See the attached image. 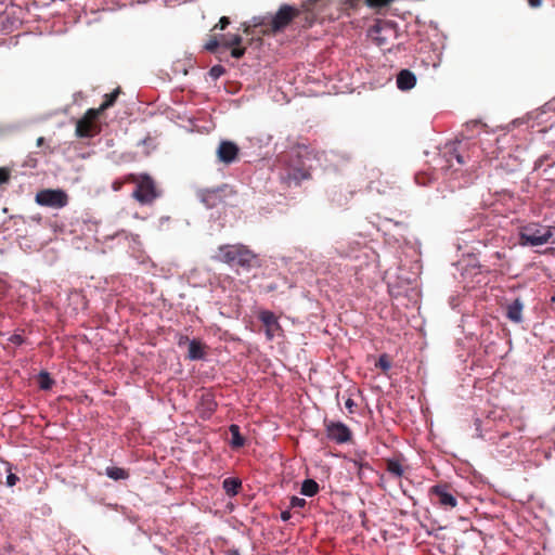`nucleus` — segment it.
<instances>
[{
    "label": "nucleus",
    "mask_w": 555,
    "mask_h": 555,
    "mask_svg": "<svg viewBox=\"0 0 555 555\" xmlns=\"http://www.w3.org/2000/svg\"><path fill=\"white\" fill-rule=\"evenodd\" d=\"M36 203L51 208H63L68 204V195L61 189H44L36 194Z\"/></svg>",
    "instance_id": "obj_6"
},
{
    "label": "nucleus",
    "mask_w": 555,
    "mask_h": 555,
    "mask_svg": "<svg viewBox=\"0 0 555 555\" xmlns=\"http://www.w3.org/2000/svg\"><path fill=\"white\" fill-rule=\"evenodd\" d=\"M11 341L17 345H21L23 343V338L20 335H13L11 337Z\"/></svg>",
    "instance_id": "obj_39"
},
{
    "label": "nucleus",
    "mask_w": 555,
    "mask_h": 555,
    "mask_svg": "<svg viewBox=\"0 0 555 555\" xmlns=\"http://www.w3.org/2000/svg\"><path fill=\"white\" fill-rule=\"evenodd\" d=\"M230 24V20L227 16H222L219 22L215 25L214 29H220L223 30L228 27Z\"/></svg>",
    "instance_id": "obj_34"
},
{
    "label": "nucleus",
    "mask_w": 555,
    "mask_h": 555,
    "mask_svg": "<svg viewBox=\"0 0 555 555\" xmlns=\"http://www.w3.org/2000/svg\"><path fill=\"white\" fill-rule=\"evenodd\" d=\"M105 474L113 480H124L129 478V472L127 469L116 466L106 467Z\"/></svg>",
    "instance_id": "obj_21"
},
{
    "label": "nucleus",
    "mask_w": 555,
    "mask_h": 555,
    "mask_svg": "<svg viewBox=\"0 0 555 555\" xmlns=\"http://www.w3.org/2000/svg\"><path fill=\"white\" fill-rule=\"evenodd\" d=\"M119 93H120V88H116L113 92L105 94L103 103L100 105V107H98L95 109L100 114H102L105 109L112 107L115 104Z\"/></svg>",
    "instance_id": "obj_20"
},
{
    "label": "nucleus",
    "mask_w": 555,
    "mask_h": 555,
    "mask_svg": "<svg viewBox=\"0 0 555 555\" xmlns=\"http://www.w3.org/2000/svg\"><path fill=\"white\" fill-rule=\"evenodd\" d=\"M311 178V173L305 166H289L281 176L282 181L288 186H298L304 180Z\"/></svg>",
    "instance_id": "obj_10"
},
{
    "label": "nucleus",
    "mask_w": 555,
    "mask_h": 555,
    "mask_svg": "<svg viewBox=\"0 0 555 555\" xmlns=\"http://www.w3.org/2000/svg\"><path fill=\"white\" fill-rule=\"evenodd\" d=\"M17 481H18V477L15 474H9L7 476V485L9 487L15 486Z\"/></svg>",
    "instance_id": "obj_36"
},
{
    "label": "nucleus",
    "mask_w": 555,
    "mask_h": 555,
    "mask_svg": "<svg viewBox=\"0 0 555 555\" xmlns=\"http://www.w3.org/2000/svg\"><path fill=\"white\" fill-rule=\"evenodd\" d=\"M455 158H456V160H457V163H459V164H461V165L465 164V160H464V158H463V156H462V155L456 154V155H455Z\"/></svg>",
    "instance_id": "obj_42"
},
{
    "label": "nucleus",
    "mask_w": 555,
    "mask_h": 555,
    "mask_svg": "<svg viewBox=\"0 0 555 555\" xmlns=\"http://www.w3.org/2000/svg\"><path fill=\"white\" fill-rule=\"evenodd\" d=\"M416 83L415 75L409 69H402L397 76V86L400 90L412 89Z\"/></svg>",
    "instance_id": "obj_15"
},
{
    "label": "nucleus",
    "mask_w": 555,
    "mask_h": 555,
    "mask_svg": "<svg viewBox=\"0 0 555 555\" xmlns=\"http://www.w3.org/2000/svg\"><path fill=\"white\" fill-rule=\"evenodd\" d=\"M222 42H220V40L218 39V37L216 35H212L209 37L208 41L205 43L204 48L205 50H207L208 52H216V50L218 49V47L221 44Z\"/></svg>",
    "instance_id": "obj_29"
},
{
    "label": "nucleus",
    "mask_w": 555,
    "mask_h": 555,
    "mask_svg": "<svg viewBox=\"0 0 555 555\" xmlns=\"http://www.w3.org/2000/svg\"><path fill=\"white\" fill-rule=\"evenodd\" d=\"M375 366L380 369L384 373L388 372L391 367L390 357L387 353L380 354Z\"/></svg>",
    "instance_id": "obj_27"
},
{
    "label": "nucleus",
    "mask_w": 555,
    "mask_h": 555,
    "mask_svg": "<svg viewBox=\"0 0 555 555\" xmlns=\"http://www.w3.org/2000/svg\"><path fill=\"white\" fill-rule=\"evenodd\" d=\"M222 46L225 48H232L235 46H241L243 38L237 34H230L227 36H222Z\"/></svg>",
    "instance_id": "obj_25"
},
{
    "label": "nucleus",
    "mask_w": 555,
    "mask_h": 555,
    "mask_svg": "<svg viewBox=\"0 0 555 555\" xmlns=\"http://www.w3.org/2000/svg\"><path fill=\"white\" fill-rule=\"evenodd\" d=\"M393 0H347L346 4L348 8L357 9L361 4H366L367 7L372 9H378L383 7H387L390 4Z\"/></svg>",
    "instance_id": "obj_16"
},
{
    "label": "nucleus",
    "mask_w": 555,
    "mask_h": 555,
    "mask_svg": "<svg viewBox=\"0 0 555 555\" xmlns=\"http://www.w3.org/2000/svg\"><path fill=\"white\" fill-rule=\"evenodd\" d=\"M100 113L95 108H89L76 124V135L78 138H92L101 132L98 122Z\"/></svg>",
    "instance_id": "obj_5"
},
{
    "label": "nucleus",
    "mask_w": 555,
    "mask_h": 555,
    "mask_svg": "<svg viewBox=\"0 0 555 555\" xmlns=\"http://www.w3.org/2000/svg\"><path fill=\"white\" fill-rule=\"evenodd\" d=\"M225 73V69L223 66L221 65H215L210 68L209 70V75L214 78V79H218L219 77H221L223 74Z\"/></svg>",
    "instance_id": "obj_30"
},
{
    "label": "nucleus",
    "mask_w": 555,
    "mask_h": 555,
    "mask_svg": "<svg viewBox=\"0 0 555 555\" xmlns=\"http://www.w3.org/2000/svg\"><path fill=\"white\" fill-rule=\"evenodd\" d=\"M291 517H292V515H291L289 511H283L281 513V518L283 521H287Z\"/></svg>",
    "instance_id": "obj_40"
},
{
    "label": "nucleus",
    "mask_w": 555,
    "mask_h": 555,
    "mask_svg": "<svg viewBox=\"0 0 555 555\" xmlns=\"http://www.w3.org/2000/svg\"><path fill=\"white\" fill-rule=\"evenodd\" d=\"M309 14H310L309 12H305V18H306V21H308V15H309Z\"/></svg>",
    "instance_id": "obj_45"
},
{
    "label": "nucleus",
    "mask_w": 555,
    "mask_h": 555,
    "mask_svg": "<svg viewBox=\"0 0 555 555\" xmlns=\"http://www.w3.org/2000/svg\"><path fill=\"white\" fill-rule=\"evenodd\" d=\"M43 142H44V138L43 137H40V138L37 139V145L38 146H41L43 144Z\"/></svg>",
    "instance_id": "obj_44"
},
{
    "label": "nucleus",
    "mask_w": 555,
    "mask_h": 555,
    "mask_svg": "<svg viewBox=\"0 0 555 555\" xmlns=\"http://www.w3.org/2000/svg\"><path fill=\"white\" fill-rule=\"evenodd\" d=\"M231 434L230 444L233 449H240L245 444V438L241 435V428L236 424H232L229 427Z\"/></svg>",
    "instance_id": "obj_18"
},
{
    "label": "nucleus",
    "mask_w": 555,
    "mask_h": 555,
    "mask_svg": "<svg viewBox=\"0 0 555 555\" xmlns=\"http://www.w3.org/2000/svg\"><path fill=\"white\" fill-rule=\"evenodd\" d=\"M349 197L347 194H344L341 190L334 192L332 196V202L337 206L341 207L348 204Z\"/></svg>",
    "instance_id": "obj_28"
},
{
    "label": "nucleus",
    "mask_w": 555,
    "mask_h": 555,
    "mask_svg": "<svg viewBox=\"0 0 555 555\" xmlns=\"http://www.w3.org/2000/svg\"><path fill=\"white\" fill-rule=\"evenodd\" d=\"M430 493L438 499V504L444 508H454L457 505L455 496L449 492L447 485H436L430 488Z\"/></svg>",
    "instance_id": "obj_11"
},
{
    "label": "nucleus",
    "mask_w": 555,
    "mask_h": 555,
    "mask_svg": "<svg viewBox=\"0 0 555 555\" xmlns=\"http://www.w3.org/2000/svg\"><path fill=\"white\" fill-rule=\"evenodd\" d=\"M387 472L393 475L395 477H402L404 474V470L402 468V465L398 460L389 459L386 461Z\"/></svg>",
    "instance_id": "obj_23"
},
{
    "label": "nucleus",
    "mask_w": 555,
    "mask_h": 555,
    "mask_svg": "<svg viewBox=\"0 0 555 555\" xmlns=\"http://www.w3.org/2000/svg\"><path fill=\"white\" fill-rule=\"evenodd\" d=\"M126 181L135 184L131 196L141 205H151L160 196V191L157 189L154 179L147 173L139 176L130 173L126 176Z\"/></svg>",
    "instance_id": "obj_2"
},
{
    "label": "nucleus",
    "mask_w": 555,
    "mask_h": 555,
    "mask_svg": "<svg viewBox=\"0 0 555 555\" xmlns=\"http://www.w3.org/2000/svg\"><path fill=\"white\" fill-rule=\"evenodd\" d=\"M356 405L354 401L351 399V398H348L346 401H345V406L349 410L350 413L353 412V406Z\"/></svg>",
    "instance_id": "obj_38"
},
{
    "label": "nucleus",
    "mask_w": 555,
    "mask_h": 555,
    "mask_svg": "<svg viewBox=\"0 0 555 555\" xmlns=\"http://www.w3.org/2000/svg\"><path fill=\"white\" fill-rule=\"evenodd\" d=\"M289 505L292 508H302L306 505V500L298 496H292Z\"/></svg>",
    "instance_id": "obj_32"
},
{
    "label": "nucleus",
    "mask_w": 555,
    "mask_h": 555,
    "mask_svg": "<svg viewBox=\"0 0 555 555\" xmlns=\"http://www.w3.org/2000/svg\"><path fill=\"white\" fill-rule=\"evenodd\" d=\"M551 243L555 244V238H553V240L551 241Z\"/></svg>",
    "instance_id": "obj_46"
},
{
    "label": "nucleus",
    "mask_w": 555,
    "mask_h": 555,
    "mask_svg": "<svg viewBox=\"0 0 555 555\" xmlns=\"http://www.w3.org/2000/svg\"><path fill=\"white\" fill-rule=\"evenodd\" d=\"M238 146L232 141H221L217 150L219 160L224 164L235 162L238 157Z\"/></svg>",
    "instance_id": "obj_13"
},
{
    "label": "nucleus",
    "mask_w": 555,
    "mask_h": 555,
    "mask_svg": "<svg viewBox=\"0 0 555 555\" xmlns=\"http://www.w3.org/2000/svg\"><path fill=\"white\" fill-rule=\"evenodd\" d=\"M367 37L383 51H391L398 29L393 22L379 20L369 29Z\"/></svg>",
    "instance_id": "obj_3"
},
{
    "label": "nucleus",
    "mask_w": 555,
    "mask_h": 555,
    "mask_svg": "<svg viewBox=\"0 0 555 555\" xmlns=\"http://www.w3.org/2000/svg\"><path fill=\"white\" fill-rule=\"evenodd\" d=\"M326 437L338 444L347 443L352 438L350 428L341 422L324 421Z\"/></svg>",
    "instance_id": "obj_8"
},
{
    "label": "nucleus",
    "mask_w": 555,
    "mask_h": 555,
    "mask_svg": "<svg viewBox=\"0 0 555 555\" xmlns=\"http://www.w3.org/2000/svg\"><path fill=\"white\" fill-rule=\"evenodd\" d=\"M38 384H39L40 389L50 390L52 388V386L54 385V380L48 372L42 371L38 375Z\"/></svg>",
    "instance_id": "obj_24"
},
{
    "label": "nucleus",
    "mask_w": 555,
    "mask_h": 555,
    "mask_svg": "<svg viewBox=\"0 0 555 555\" xmlns=\"http://www.w3.org/2000/svg\"><path fill=\"white\" fill-rule=\"evenodd\" d=\"M190 338L186 335H179L177 344L179 347H182L184 345H190Z\"/></svg>",
    "instance_id": "obj_37"
},
{
    "label": "nucleus",
    "mask_w": 555,
    "mask_h": 555,
    "mask_svg": "<svg viewBox=\"0 0 555 555\" xmlns=\"http://www.w3.org/2000/svg\"><path fill=\"white\" fill-rule=\"evenodd\" d=\"M320 490L318 482L313 479H306L301 485L300 492L306 496H313Z\"/></svg>",
    "instance_id": "obj_22"
},
{
    "label": "nucleus",
    "mask_w": 555,
    "mask_h": 555,
    "mask_svg": "<svg viewBox=\"0 0 555 555\" xmlns=\"http://www.w3.org/2000/svg\"><path fill=\"white\" fill-rule=\"evenodd\" d=\"M198 409H199L202 417L209 418L217 409V402L215 401L212 395H210V393L203 395L201 398Z\"/></svg>",
    "instance_id": "obj_14"
},
{
    "label": "nucleus",
    "mask_w": 555,
    "mask_h": 555,
    "mask_svg": "<svg viewBox=\"0 0 555 555\" xmlns=\"http://www.w3.org/2000/svg\"><path fill=\"white\" fill-rule=\"evenodd\" d=\"M245 51H246V48L241 47V46H235V47H232L231 55L234 59H241L245 54Z\"/></svg>",
    "instance_id": "obj_33"
},
{
    "label": "nucleus",
    "mask_w": 555,
    "mask_h": 555,
    "mask_svg": "<svg viewBox=\"0 0 555 555\" xmlns=\"http://www.w3.org/2000/svg\"><path fill=\"white\" fill-rule=\"evenodd\" d=\"M235 191L228 184L214 189H204L197 192V197L207 208H215L225 204L228 197L233 196Z\"/></svg>",
    "instance_id": "obj_4"
},
{
    "label": "nucleus",
    "mask_w": 555,
    "mask_h": 555,
    "mask_svg": "<svg viewBox=\"0 0 555 555\" xmlns=\"http://www.w3.org/2000/svg\"><path fill=\"white\" fill-rule=\"evenodd\" d=\"M227 555H240L238 551L237 550H229L227 552Z\"/></svg>",
    "instance_id": "obj_43"
},
{
    "label": "nucleus",
    "mask_w": 555,
    "mask_h": 555,
    "mask_svg": "<svg viewBox=\"0 0 555 555\" xmlns=\"http://www.w3.org/2000/svg\"><path fill=\"white\" fill-rule=\"evenodd\" d=\"M11 170L7 167H0V185L10 181Z\"/></svg>",
    "instance_id": "obj_31"
},
{
    "label": "nucleus",
    "mask_w": 555,
    "mask_h": 555,
    "mask_svg": "<svg viewBox=\"0 0 555 555\" xmlns=\"http://www.w3.org/2000/svg\"><path fill=\"white\" fill-rule=\"evenodd\" d=\"M528 3L532 8H539L541 5V3H542V0H528Z\"/></svg>",
    "instance_id": "obj_41"
},
{
    "label": "nucleus",
    "mask_w": 555,
    "mask_h": 555,
    "mask_svg": "<svg viewBox=\"0 0 555 555\" xmlns=\"http://www.w3.org/2000/svg\"><path fill=\"white\" fill-rule=\"evenodd\" d=\"M222 487L229 496H234L242 488V481L238 478L229 477L223 480Z\"/></svg>",
    "instance_id": "obj_19"
},
{
    "label": "nucleus",
    "mask_w": 555,
    "mask_h": 555,
    "mask_svg": "<svg viewBox=\"0 0 555 555\" xmlns=\"http://www.w3.org/2000/svg\"><path fill=\"white\" fill-rule=\"evenodd\" d=\"M259 320L266 327V336L269 340H272L275 335L282 331L281 325L275 314L269 310L259 312Z\"/></svg>",
    "instance_id": "obj_12"
},
{
    "label": "nucleus",
    "mask_w": 555,
    "mask_h": 555,
    "mask_svg": "<svg viewBox=\"0 0 555 555\" xmlns=\"http://www.w3.org/2000/svg\"><path fill=\"white\" fill-rule=\"evenodd\" d=\"M300 14H301V10H299L295 7H292L288 4L281 5L279 11L276 12V14L272 18L271 29L274 33L284 29L286 26L289 25V23L294 18L300 16Z\"/></svg>",
    "instance_id": "obj_9"
},
{
    "label": "nucleus",
    "mask_w": 555,
    "mask_h": 555,
    "mask_svg": "<svg viewBox=\"0 0 555 555\" xmlns=\"http://www.w3.org/2000/svg\"><path fill=\"white\" fill-rule=\"evenodd\" d=\"M125 183H128V182L126 181V177L124 178V180H115V181L112 183V189H113L114 191L118 192V191H120V190H121V188H122V185H124Z\"/></svg>",
    "instance_id": "obj_35"
},
{
    "label": "nucleus",
    "mask_w": 555,
    "mask_h": 555,
    "mask_svg": "<svg viewBox=\"0 0 555 555\" xmlns=\"http://www.w3.org/2000/svg\"><path fill=\"white\" fill-rule=\"evenodd\" d=\"M212 259L230 267H240L245 271L260 267L258 256L243 244L220 245Z\"/></svg>",
    "instance_id": "obj_1"
},
{
    "label": "nucleus",
    "mask_w": 555,
    "mask_h": 555,
    "mask_svg": "<svg viewBox=\"0 0 555 555\" xmlns=\"http://www.w3.org/2000/svg\"><path fill=\"white\" fill-rule=\"evenodd\" d=\"M555 236V228L548 227H526L522 231V246H539L551 241Z\"/></svg>",
    "instance_id": "obj_7"
},
{
    "label": "nucleus",
    "mask_w": 555,
    "mask_h": 555,
    "mask_svg": "<svg viewBox=\"0 0 555 555\" xmlns=\"http://www.w3.org/2000/svg\"><path fill=\"white\" fill-rule=\"evenodd\" d=\"M507 315L513 321H520V299L516 298L508 307Z\"/></svg>",
    "instance_id": "obj_26"
},
{
    "label": "nucleus",
    "mask_w": 555,
    "mask_h": 555,
    "mask_svg": "<svg viewBox=\"0 0 555 555\" xmlns=\"http://www.w3.org/2000/svg\"><path fill=\"white\" fill-rule=\"evenodd\" d=\"M205 348H206V346L203 343H201L199 340H196V339L191 340L190 345H189L188 359H190L192 361L204 359L206 356Z\"/></svg>",
    "instance_id": "obj_17"
}]
</instances>
